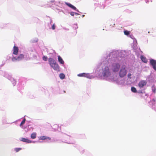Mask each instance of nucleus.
<instances>
[{
  "label": "nucleus",
  "instance_id": "f257e3e1",
  "mask_svg": "<svg viewBox=\"0 0 156 156\" xmlns=\"http://www.w3.org/2000/svg\"><path fill=\"white\" fill-rule=\"evenodd\" d=\"M126 55L125 50H113L101 58L97 65L95 73L110 82H118L119 78L125 77L128 73L126 66L121 67L123 59Z\"/></svg>",
  "mask_w": 156,
  "mask_h": 156
},
{
  "label": "nucleus",
  "instance_id": "f03ea898",
  "mask_svg": "<svg viewBox=\"0 0 156 156\" xmlns=\"http://www.w3.org/2000/svg\"><path fill=\"white\" fill-rule=\"evenodd\" d=\"M48 61L50 66L54 70L57 71H60L59 66L54 59L51 58H48Z\"/></svg>",
  "mask_w": 156,
  "mask_h": 156
},
{
  "label": "nucleus",
  "instance_id": "7ed1b4c3",
  "mask_svg": "<svg viewBox=\"0 0 156 156\" xmlns=\"http://www.w3.org/2000/svg\"><path fill=\"white\" fill-rule=\"evenodd\" d=\"M28 55L27 54L23 55L20 54L17 56H14L13 55L12 58V60L13 62L19 61L22 60L23 58L26 59L28 57Z\"/></svg>",
  "mask_w": 156,
  "mask_h": 156
},
{
  "label": "nucleus",
  "instance_id": "20e7f679",
  "mask_svg": "<svg viewBox=\"0 0 156 156\" xmlns=\"http://www.w3.org/2000/svg\"><path fill=\"white\" fill-rule=\"evenodd\" d=\"M0 74L9 80L12 79V75L10 73H9L6 72L1 71L0 72Z\"/></svg>",
  "mask_w": 156,
  "mask_h": 156
},
{
  "label": "nucleus",
  "instance_id": "39448f33",
  "mask_svg": "<svg viewBox=\"0 0 156 156\" xmlns=\"http://www.w3.org/2000/svg\"><path fill=\"white\" fill-rule=\"evenodd\" d=\"M77 76L79 77H84L90 79L93 78V76L92 75H90L89 73H79L77 75Z\"/></svg>",
  "mask_w": 156,
  "mask_h": 156
},
{
  "label": "nucleus",
  "instance_id": "423d86ee",
  "mask_svg": "<svg viewBox=\"0 0 156 156\" xmlns=\"http://www.w3.org/2000/svg\"><path fill=\"white\" fill-rule=\"evenodd\" d=\"M150 63L153 68L156 71V60L151 59L150 60Z\"/></svg>",
  "mask_w": 156,
  "mask_h": 156
},
{
  "label": "nucleus",
  "instance_id": "0eeeda50",
  "mask_svg": "<svg viewBox=\"0 0 156 156\" xmlns=\"http://www.w3.org/2000/svg\"><path fill=\"white\" fill-rule=\"evenodd\" d=\"M128 37L133 40V45L134 47H135L137 46V41L134 38L132 34H130Z\"/></svg>",
  "mask_w": 156,
  "mask_h": 156
},
{
  "label": "nucleus",
  "instance_id": "6e6552de",
  "mask_svg": "<svg viewBox=\"0 0 156 156\" xmlns=\"http://www.w3.org/2000/svg\"><path fill=\"white\" fill-rule=\"evenodd\" d=\"M147 82L145 80H142L139 83L138 86L140 88L143 87L146 84Z\"/></svg>",
  "mask_w": 156,
  "mask_h": 156
},
{
  "label": "nucleus",
  "instance_id": "1a4fd4ad",
  "mask_svg": "<svg viewBox=\"0 0 156 156\" xmlns=\"http://www.w3.org/2000/svg\"><path fill=\"white\" fill-rule=\"evenodd\" d=\"M127 80L130 81L131 83H132L134 81L133 77L131 76V73H129L127 75Z\"/></svg>",
  "mask_w": 156,
  "mask_h": 156
},
{
  "label": "nucleus",
  "instance_id": "9d476101",
  "mask_svg": "<svg viewBox=\"0 0 156 156\" xmlns=\"http://www.w3.org/2000/svg\"><path fill=\"white\" fill-rule=\"evenodd\" d=\"M52 20L51 18H50V25H51V27L50 28V29H51L53 30H54L56 26L55 23L52 24Z\"/></svg>",
  "mask_w": 156,
  "mask_h": 156
},
{
  "label": "nucleus",
  "instance_id": "9b49d317",
  "mask_svg": "<svg viewBox=\"0 0 156 156\" xmlns=\"http://www.w3.org/2000/svg\"><path fill=\"white\" fill-rule=\"evenodd\" d=\"M136 89V88H131V90L133 92H137L139 93H143L144 92V90H137Z\"/></svg>",
  "mask_w": 156,
  "mask_h": 156
},
{
  "label": "nucleus",
  "instance_id": "f8f14e48",
  "mask_svg": "<svg viewBox=\"0 0 156 156\" xmlns=\"http://www.w3.org/2000/svg\"><path fill=\"white\" fill-rule=\"evenodd\" d=\"M13 54L15 55L17 54L18 51V48L17 47L14 46L13 47Z\"/></svg>",
  "mask_w": 156,
  "mask_h": 156
},
{
  "label": "nucleus",
  "instance_id": "ddd939ff",
  "mask_svg": "<svg viewBox=\"0 0 156 156\" xmlns=\"http://www.w3.org/2000/svg\"><path fill=\"white\" fill-rule=\"evenodd\" d=\"M21 141L23 142H26L28 143H30L32 142V141L26 138H22L21 139Z\"/></svg>",
  "mask_w": 156,
  "mask_h": 156
},
{
  "label": "nucleus",
  "instance_id": "4468645a",
  "mask_svg": "<svg viewBox=\"0 0 156 156\" xmlns=\"http://www.w3.org/2000/svg\"><path fill=\"white\" fill-rule=\"evenodd\" d=\"M58 62L61 64H64V61L63 60L62 58L61 57L59 56L58 55Z\"/></svg>",
  "mask_w": 156,
  "mask_h": 156
},
{
  "label": "nucleus",
  "instance_id": "2eb2a0df",
  "mask_svg": "<svg viewBox=\"0 0 156 156\" xmlns=\"http://www.w3.org/2000/svg\"><path fill=\"white\" fill-rule=\"evenodd\" d=\"M65 4L67 5L69 7L71 8L72 9H76V7L74 6V5H73L71 4L70 3H69L68 2H65Z\"/></svg>",
  "mask_w": 156,
  "mask_h": 156
},
{
  "label": "nucleus",
  "instance_id": "dca6fc26",
  "mask_svg": "<svg viewBox=\"0 0 156 156\" xmlns=\"http://www.w3.org/2000/svg\"><path fill=\"white\" fill-rule=\"evenodd\" d=\"M40 139L41 140H51V139L50 138L45 136H41L40 137Z\"/></svg>",
  "mask_w": 156,
  "mask_h": 156
},
{
  "label": "nucleus",
  "instance_id": "f3484780",
  "mask_svg": "<svg viewBox=\"0 0 156 156\" xmlns=\"http://www.w3.org/2000/svg\"><path fill=\"white\" fill-rule=\"evenodd\" d=\"M140 58L142 62L144 63H147V60L146 57L143 55H141L140 56Z\"/></svg>",
  "mask_w": 156,
  "mask_h": 156
},
{
  "label": "nucleus",
  "instance_id": "a211bd4d",
  "mask_svg": "<svg viewBox=\"0 0 156 156\" xmlns=\"http://www.w3.org/2000/svg\"><path fill=\"white\" fill-rule=\"evenodd\" d=\"M12 79L11 80H10L13 86H14L16 85V80L13 77H12Z\"/></svg>",
  "mask_w": 156,
  "mask_h": 156
},
{
  "label": "nucleus",
  "instance_id": "6ab92c4d",
  "mask_svg": "<svg viewBox=\"0 0 156 156\" xmlns=\"http://www.w3.org/2000/svg\"><path fill=\"white\" fill-rule=\"evenodd\" d=\"M30 137L32 139H35L36 137V133H32Z\"/></svg>",
  "mask_w": 156,
  "mask_h": 156
},
{
  "label": "nucleus",
  "instance_id": "aec40b11",
  "mask_svg": "<svg viewBox=\"0 0 156 156\" xmlns=\"http://www.w3.org/2000/svg\"><path fill=\"white\" fill-rule=\"evenodd\" d=\"M59 77L62 80L65 78V75L63 73H61L59 74Z\"/></svg>",
  "mask_w": 156,
  "mask_h": 156
},
{
  "label": "nucleus",
  "instance_id": "412c9836",
  "mask_svg": "<svg viewBox=\"0 0 156 156\" xmlns=\"http://www.w3.org/2000/svg\"><path fill=\"white\" fill-rule=\"evenodd\" d=\"M124 34L125 35L127 36L128 37L129 36V35H130V31H127V30H125L124 31Z\"/></svg>",
  "mask_w": 156,
  "mask_h": 156
},
{
  "label": "nucleus",
  "instance_id": "4be33fe9",
  "mask_svg": "<svg viewBox=\"0 0 156 156\" xmlns=\"http://www.w3.org/2000/svg\"><path fill=\"white\" fill-rule=\"evenodd\" d=\"M42 59L44 61H47V59H48V58H47V56H44V55L42 57Z\"/></svg>",
  "mask_w": 156,
  "mask_h": 156
},
{
  "label": "nucleus",
  "instance_id": "5701e85b",
  "mask_svg": "<svg viewBox=\"0 0 156 156\" xmlns=\"http://www.w3.org/2000/svg\"><path fill=\"white\" fill-rule=\"evenodd\" d=\"M26 121V119L25 118H24L23 121L21 122L20 124V126H22L25 123Z\"/></svg>",
  "mask_w": 156,
  "mask_h": 156
},
{
  "label": "nucleus",
  "instance_id": "b1692460",
  "mask_svg": "<svg viewBox=\"0 0 156 156\" xmlns=\"http://www.w3.org/2000/svg\"><path fill=\"white\" fill-rule=\"evenodd\" d=\"M73 29H76L78 28V26L77 24H74L73 25Z\"/></svg>",
  "mask_w": 156,
  "mask_h": 156
},
{
  "label": "nucleus",
  "instance_id": "393cba45",
  "mask_svg": "<svg viewBox=\"0 0 156 156\" xmlns=\"http://www.w3.org/2000/svg\"><path fill=\"white\" fill-rule=\"evenodd\" d=\"M38 39L36 38L35 39L31 40V42L33 43L37 42L38 41Z\"/></svg>",
  "mask_w": 156,
  "mask_h": 156
},
{
  "label": "nucleus",
  "instance_id": "a878e982",
  "mask_svg": "<svg viewBox=\"0 0 156 156\" xmlns=\"http://www.w3.org/2000/svg\"><path fill=\"white\" fill-rule=\"evenodd\" d=\"M21 149V148H16L15 149V150L16 151V152H17L19 151Z\"/></svg>",
  "mask_w": 156,
  "mask_h": 156
},
{
  "label": "nucleus",
  "instance_id": "bb28decb",
  "mask_svg": "<svg viewBox=\"0 0 156 156\" xmlns=\"http://www.w3.org/2000/svg\"><path fill=\"white\" fill-rule=\"evenodd\" d=\"M69 13H70V15L72 16H73L75 15V12H69Z\"/></svg>",
  "mask_w": 156,
  "mask_h": 156
},
{
  "label": "nucleus",
  "instance_id": "cd10ccee",
  "mask_svg": "<svg viewBox=\"0 0 156 156\" xmlns=\"http://www.w3.org/2000/svg\"><path fill=\"white\" fill-rule=\"evenodd\" d=\"M105 7V5H104L102 4V5H101L100 6V8L101 9H104Z\"/></svg>",
  "mask_w": 156,
  "mask_h": 156
},
{
  "label": "nucleus",
  "instance_id": "c85d7f7f",
  "mask_svg": "<svg viewBox=\"0 0 156 156\" xmlns=\"http://www.w3.org/2000/svg\"><path fill=\"white\" fill-rule=\"evenodd\" d=\"M5 61H3L2 62V64L0 65V67H2L3 66L4 64H5Z\"/></svg>",
  "mask_w": 156,
  "mask_h": 156
},
{
  "label": "nucleus",
  "instance_id": "c756f323",
  "mask_svg": "<svg viewBox=\"0 0 156 156\" xmlns=\"http://www.w3.org/2000/svg\"><path fill=\"white\" fill-rule=\"evenodd\" d=\"M7 25V24H4L3 26H2V25H1V27L2 28H4L5 27H6V26Z\"/></svg>",
  "mask_w": 156,
  "mask_h": 156
},
{
  "label": "nucleus",
  "instance_id": "7c9ffc66",
  "mask_svg": "<svg viewBox=\"0 0 156 156\" xmlns=\"http://www.w3.org/2000/svg\"><path fill=\"white\" fill-rule=\"evenodd\" d=\"M150 2H152V0H146V3H148Z\"/></svg>",
  "mask_w": 156,
  "mask_h": 156
},
{
  "label": "nucleus",
  "instance_id": "2f4dec72",
  "mask_svg": "<svg viewBox=\"0 0 156 156\" xmlns=\"http://www.w3.org/2000/svg\"><path fill=\"white\" fill-rule=\"evenodd\" d=\"M73 9L75 10V11L78 12H80L76 8V9Z\"/></svg>",
  "mask_w": 156,
  "mask_h": 156
},
{
  "label": "nucleus",
  "instance_id": "473e14b6",
  "mask_svg": "<svg viewBox=\"0 0 156 156\" xmlns=\"http://www.w3.org/2000/svg\"><path fill=\"white\" fill-rule=\"evenodd\" d=\"M63 29H64V30H67V31H68V30H69V29L66 28L65 27H63Z\"/></svg>",
  "mask_w": 156,
  "mask_h": 156
},
{
  "label": "nucleus",
  "instance_id": "72a5a7b5",
  "mask_svg": "<svg viewBox=\"0 0 156 156\" xmlns=\"http://www.w3.org/2000/svg\"><path fill=\"white\" fill-rule=\"evenodd\" d=\"M79 15V14L78 13L75 12V15L76 16H77Z\"/></svg>",
  "mask_w": 156,
  "mask_h": 156
},
{
  "label": "nucleus",
  "instance_id": "f704fd0d",
  "mask_svg": "<svg viewBox=\"0 0 156 156\" xmlns=\"http://www.w3.org/2000/svg\"><path fill=\"white\" fill-rule=\"evenodd\" d=\"M155 84H154V85L153 86H152V88H155Z\"/></svg>",
  "mask_w": 156,
  "mask_h": 156
},
{
  "label": "nucleus",
  "instance_id": "c9c22d12",
  "mask_svg": "<svg viewBox=\"0 0 156 156\" xmlns=\"http://www.w3.org/2000/svg\"><path fill=\"white\" fill-rule=\"evenodd\" d=\"M155 90H156L155 89H154V90H153V92H154V93H155Z\"/></svg>",
  "mask_w": 156,
  "mask_h": 156
},
{
  "label": "nucleus",
  "instance_id": "e433bc0d",
  "mask_svg": "<svg viewBox=\"0 0 156 156\" xmlns=\"http://www.w3.org/2000/svg\"><path fill=\"white\" fill-rule=\"evenodd\" d=\"M152 101H155V100L154 99H153L152 100Z\"/></svg>",
  "mask_w": 156,
  "mask_h": 156
},
{
  "label": "nucleus",
  "instance_id": "4c0bfd02",
  "mask_svg": "<svg viewBox=\"0 0 156 156\" xmlns=\"http://www.w3.org/2000/svg\"><path fill=\"white\" fill-rule=\"evenodd\" d=\"M85 15H83L82 16V17H83Z\"/></svg>",
  "mask_w": 156,
  "mask_h": 156
},
{
  "label": "nucleus",
  "instance_id": "58836bf2",
  "mask_svg": "<svg viewBox=\"0 0 156 156\" xmlns=\"http://www.w3.org/2000/svg\"><path fill=\"white\" fill-rule=\"evenodd\" d=\"M131 88H135V87H131Z\"/></svg>",
  "mask_w": 156,
  "mask_h": 156
},
{
  "label": "nucleus",
  "instance_id": "ea45409f",
  "mask_svg": "<svg viewBox=\"0 0 156 156\" xmlns=\"http://www.w3.org/2000/svg\"><path fill=\"white\" fill-rule=\"evenodd\" d=\"M115 25V24H113V26L112 27H114V26Z\"/></svg>",
  "mask_w": 156,
  "mask_h": 156
}]
</instances>
